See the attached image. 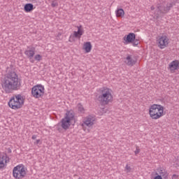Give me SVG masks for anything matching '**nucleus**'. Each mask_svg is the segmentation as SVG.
<instances>
[{
  "label": "nucleus",
  "instance_id": "6e6552de",
  "mask_svg": "<svg viewBox=\"0 0 179 179\" xmlns=\"http://www.w3.org/2000/svg\"><path fill=\"white\" fill-rule=\"evenodd\" d=\"M44 93H45V88L44 87V85L41 84L34 85L31 88V95L34 99H40L43 97Z\"/></svg>",
  "mask_w": 179,
  "mask_h": 179
},
{
  "label": "nucleus",
  "instance_id": "a211bd4d",
  "mask_svg": "<svg viewBox=\"0 0 179 179\" xmlns=\"http://www.w3.org/2000/svg\"><path fill=\"white\" fill-rule=\"evenodd\" d=\"M24 54L29 59H31L34 57V54H36V48L33 46H29L24 51Z\"/></svg>",
  "mask_w": 179,
  "mask_h": 179
},
{
  "label": "nucleus",
  "instance_id": "f8f14e48",
  "mask_svg": "<svg viewBox=\"0 0 179 179\" xmlns=\"http://www.w3.org/2000/svg\"><path fill=\"white\" fill-rule=\"evenodd\" d=\"M170 44V39L166 35H162L157 38V45L160 50H164L166 47H169Z\"/></svg>",
  "mask_w": 179,
  "mask_h": 179
},
{
  "label": "nucleus",
  "instance_id": "f03ea898",
  "mask_svg": "<svg viewBox=\"0 0 179 179\" xmlns=\"http://www.w3.org/2000/svg\"><path fill=\"white\" fill-rule=\"evenodd\" d=\"M97 101L101 106H108V104L113 103L114 101L113 90L107 87L99 89V95L97 97Z\"/></svg>",
  "mask_w": 179,
  "mask_h": 179
},
{
  "label": "nucleus",
  "instance_id": "ddd939ff",
  "mask_svg": "<svg viewBox=\"0 0 179 179\" xmlns=\"http://www.w3.org/2000/svg\"><path fill=\"white\" fill-rule=\"evenodd\" d=\"M169 178V173L167 171L163 168H158L155 171V176L153 179H167Z\"/></svg>",
  "mask_w": 179,
  "mask_h": 179
},
{
  "label": "nucleus",
  "instance_id": "9b49d317",
  "mask_svg": "<svg viewBox=\"0 0 179 179\" xmlns=\"http://www.w3.org/2000/svg\"><path fill=\"white\" fill-rule=\"evenodd\" d=\"M124 44H132L133 47H138L139 40L136 39V35L134 33H129L123 37Z\"/></svg>",
  "mask_w": 179,
  "mask_h": 179
},
{
  "label": "nucleus",
  "instance_id": "4be33fe9",
  "mask_svg": "<svg viewBox=\"0 0 179 179\" xmlns=\"http://www.w3.org/2000/svg\"><path fill=\"white\" fill-rule=\"evenodd\" d=\"M77 107H78V111H80V113H83V114H85V108H83V106H82V104L79 103Z\"/></svg>",
  "mask_w": 179,
  "mask_h": 179
},
{
  "label": "nucleus",
  "instance_id": "dca6fc26",
  "mask_svg": "<svg viewBox=\"0 0 179 179\" xmlns=\"http://www.w3.org/2000/svg\"><path fill=\"white\" fill-rule=\"evenodd\" d=\"M124 64H126L127 66H134V65L136 64V58L131 55H128L126 58H124Z\"/></svg>",
  "mask_w": 179,
  "mask_h": 179
},
{
  "label": "nucleus",
  "instance_id": "412c9836",
  "mask_svg": "<svg viewBox=\"0 0 179 179\" xmlns=\"http://www.w3.org/2000/svg\"><path fill=\"white\" fill-rule=\"evenodd\" d=\"M124 171L125 173H132L134 171V169H132V165L131 164L128 163L125 165L124 167Z\"/></svg>",
  "mask_w": 179,
  "mask_h": 179
},
{
  "label": "nucleus",
  "instance_id": "6ab92c4d",
  "mask_svg": "<svg viewBox=\"0 0 179 179\" xmlns=\"http://www.w3.org/2000/svg\"><path fill=\"white\" fill-rule=\"evenodd\" d=\"M24 10L26 13H30V12H33L34 10V5L32 3H26L24 6Z\"/></svg>",
  "mask_w": 179,
  "mask_h": 179
},
{
  "label": "nucleus",
  "instance_id": "2eb2a0df",
  "mask_svg": "<svg viewBox=\"0 0 179 179\" xmlns=\"http://www.w3.org/2000/svg\"><path fill=\"white\" fill-rule=\"evenodd\" d=\"M9 162L8 155L5 152H0V169H3Z\"/></svg>",
  "mask_w": 179,
  "mask_h": 179
},
{
  "label": "nucleus",
  "instance_id": "aec40b11",
  "mask_svg": "<svg viewBox=\"0 0 179 179\" xmlns=\"http://www.w3.org/2000/svg\"><path fill=\"white\" fill-rule=\"evenodd\" d=\"M116 17H124L125 16V11L122 8H117L115 11Z\"/></svg>",
  "mask_w": 179,
  "mask_h": 179
},
{
  "label": "nucleus",
  "instance_id": "7ed1b4c3",
  "mask_svg": "<svg viewBox=\"0 0 179 179\" xmlns=\"http://www.w3.org/2000/svg\"><path fill=\"white\" fill-rule=\"evenodd\" d=\"M164 106L161 104L153 103L148 108V115L151 120H160L162 117L166 115Z\"/></svg>",
  "mask_w": 179,
  "mask_h": 179
},
{
  "label": "nucleus",
  "instance_id": "c756f323",
  "mask_svg": "<svg viewBox=\"0 0 179 179\" xmlns=\"http://www.w3.org/2000/svg\"><path fill=\"white\" fill-rule=\"evenodd\" d=\"M58 36H61V34H59Z\"/></svg>",
  "mask_w": 179,
  "mask_h": 179
},
{
  "label": "nucleus",
  "instance_id": "4468645a",
  "mask_svg": "<svg viewBox=\"0 0 179 179\" xmlns=\"http://www.w3.org/2000/svg\"><path fill=\"white\" fill-rule=\"evenodd\" d=\"M167 69L170 72V73H176V72H177V71H179V60L174 59V60L171 61L168 64Z\"/></svg>",
  "mask_w": 179,
  "mask_h": 179
},
{
  "label": "nucleus",
  "instance_id": "f257e3e1",
  "mask_svg": "<svg viewBox=\"0 0 179 179\" xmlns=\"http://www.w3.org/2000/svg\"><path fill=\"white\" fill-rule=\"evenodd\" d=\"M19 87H20L19 76L15 72L13 68H7L5 77L1 80V89L5 93L9 94L14 90H17Z\"/></svg>",
  "mask_w": 179,
  "mask_h": 179
},
{
  "label": "nucleus",
  "instance_id": "9d476101",
  "mask_svg": "<svg viewBox=\"0 0 179 179\" xmlns=\"http://www.w3.org/2000/svg\"><path fill=\"white\" fill-rule=\"evenodd\" d=\"M77 31H73L69 38V43H75L76 38H80L83 34H85V29L82 25L76 27Z\"/></svg>",
  "mask_w": 179,
  "mask_h": 179
},
{
  "label": "nucleus",
  "instance_id": "f3484780",
  "mask_svg": "<svg viewBox=\"0 0 179 179\" xmlns=\"http://www.w3.org/2000/svg\"><path fill=\"white\" fill-rule=\"evenodd\" d=\"M93 49V45H92V42L87 41L84 42L83 44V51L85 54H89L92 52V50Z\"/></svg>",
  "mask_w": 179,
  "mask_h": 179
},
{
  "label": "nucleus",
  "instance_id": "bb28decb",
  "mask_svg": "<svg viewBox=\"0 0 179 179\" xmlns=\"http://www.w3.org/2000/svg\"><path fill=\"white\" fill-rule=\"evenodd\" d=\"M172 179H178V175L173 174L172 176Z\"/></svg>",
  "mask_w": 179,
  "mask_h": 179
},
{
  "label": "nucleus",
  "instance_id": "b1692460",
  "mask_svg": "<svg viewBox=\"0 0 179 179\" xmlns=\"http://www.w3.org/2000/svg\"><path fill=\"white\" fill-rule=\"evenodd\" d=\"M139 153H141V149L139 148V147H136V150L134 151L135 156H138Z\"/></svg>",
  "mask_w": 179,
  "mask_h": 179
},
{
  "label": "nucleus",
  "instance_id": "cd10ccee",
  "mask_svg": "<svg viewBox=\"0 0 179 179\" xmlns=\"http://www.w3.org/2000/svg\"><path fill=\"white\" fill-rule=\"evenodd\" d=\"M35 143L36 145H38V143H40V139L36 140Z\"/></svg>",
  "mask_w": 179,
  "mask_h": 179
},
{
  "label": "nucleus",
  "instance_id": "a878e982",
  "mask_svg": "<svg viewBox=\"0 0 179 179\" xmlns=\"http://www.w3.org/2000/svg\"><path fill=\"white\" fill-rule=\"evenodd\" d=\"M107 112L106 109L103 108L101 112H99V115H103V114H106Z\"/></svg>",
  "mask_w": 179,
  "mask_h": 179
},
{
  "label": "nucleus",
  "instance_id": "423d86ee",
  "mask_svg": "<svg viewBox=\"0 0 179 179\" xmlns=\"http://www.w3.org/2000/svg\"><path fill=\"white\" fill-rule=\"evenodd\" d=\"M76 119H75V113L73 110H67L62 120V128L63 129H69L71 125H75Z\"/></svg>",
  "mask_w": 179,
  "mask_h": 179
},
{
  "label": "nucleus",
  "instance_id": "20e7f679",
  "mask_svg": "<svg viewBox=\"0 0 179 179\" xmlns=\"http://www.w3.org/2000/svg\"><path fill=\"white\" fill-rule=\"evenodd\" d=\"M171 8H173V3H170L166 4V3L162 2L157 3L156 6H152L150 9L153 12L154 16L156 17V19H159L162 15H166V13H169Z\"/></svg>",
  "mask_w": 179,
  "mask_h": 179
},
{
  "label": "nucleus",
  "instance_id": "7c9ffc66",
  "mask_svg": "<svg viewBox=\"0 0 179 179\" xmlns=\"http://www.w3.org/2000/svg\"><path fill=\"white\" fill-rule=\"evenodd\" d=\"M26 1H30V0H26Z\"/></svg>",
  "mask_w": 179,
  "mask_h": 179
},
{
  "label": "nucleus",
  "instance_id": "5701e85b",
  "mask_svg": "<svg viewBox=\"0 0 179 179\" xmlns=\"http://www.w3.org/2000/svg\"><path fill=\"white\" fill-rule=\"evenodd\" d=\"M34 59H36V61H41V59H43V56H41V55H36L34 56Z\"/></svg>",
  "mask_w": 179,
  "mask_h": 179
},
{
  "label": "nucleus",
  "instance_id": "2f4dec72",
  "mask_svg": "<svg viewBox=\"0 0 179 179\" xmlns=\"http://www.w3.org/2000/svg\"><path fill=\"white\" fill-rule=\"evenodd\" d=\"M78 179H81V178H78Z\"/></svg>",
  "mask_w": 179,
  "mask_h": 179
},
{
  "label": "nucleus",
  "instance_id": "393cba45",
  "mask_svg": "<svg viewBox=\"0 0 179 179\" xmlns=\"http://www.w3.org/2000/svg\"><path fill=\"white\" fill-rule=\"evenodd\" d=\"M52 8H55V6H58V2H57V1H53L52 2Z\"/></svg>",
  "mask_w": 179,
  "mask_h": 179
},
{
  "label": "nucleus",
  "instance_id": "c85d7f7f",
  "mask_svg": "<svg viewBox=\"0 0 179 179\" xmlns=\"http://www.w3.org/2000/svg\"><path fill=\"white\" fill-rule=\"evenodd\" d=\"M32 139H36V136H33Z\"/></svg>",
  "mask_w": 179,
  "mask_h": 179
},
{
  "label": "nucleus",
  "instance_id": "0eeeda50",
  "mask_svg": "<svg viewBox=\"0 0 179 179\" xmlns=\"http://www.w3.org/2000/svg\"><path fill=\"white\" fill-rule=\"evenodd\" d=\"M27 173V167L23 164H17L13 169V177L15 179L26 178Z\"/></svg>",
  "mask_w": 179,
  "mask_h": 179
},
{
  "label": "nucleus",
  "instance_id": "39448f33",
  "mask_svg": "<svg viewBox=\"0 0 179 179\" xmlns=\"http://www.w3.org/2000/svg\"><path fill=\"white\" fill-rule=\"evenodd\" d=\"M26 99L22 94H15L10 97L8 102V106L11 110H20L24 106Z\"/></svg>",
  "mask_w": 179,
  "mask_h": 179
},
{
  "label": "nucleus",
  "instance_id": "1a4fd4ad",
  "mask_svg": "<svg viewBox=\"0 0 179 179\" xmlns=\"http://www.w3.org/2000/svg\"><path fill=\"white\" fill-rule=\"evenodd\" d=\"M94 124H96V117L89 115L83 119L81 127H83V129L85 131V132H90L89 129H86V127L90 128L93 127Z\"/></svg>",
  "mask_w": 179,
  "mask_h": 179
}]
</instances>
